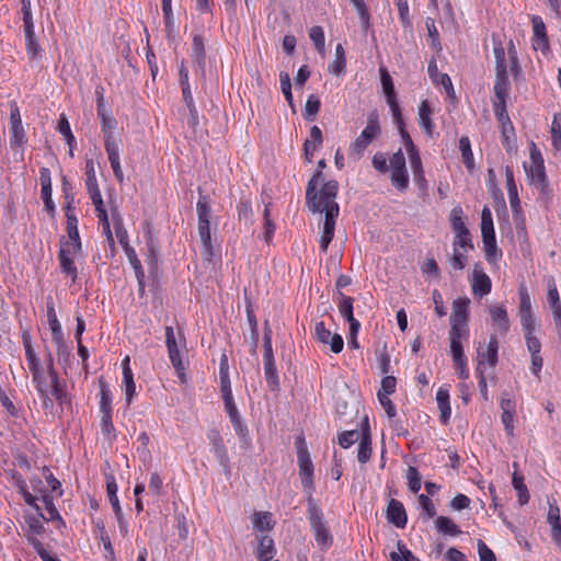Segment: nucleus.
Returning <instances> with one entry per match:
<instances>
[{
	"label": "nucleus",
	"instance_id": "obj_1",
	"mask_svg": "<svg viewBox=\"0 0 561 561\" xmlns=\"http://www.w3.org/2000/svg\"><path fill=\"white\" fill-rule=\"evenodd\" d=\"M98 115L101 118V130L104 135L105 151L116 180L124 181V173L119 160V141L115 139L113 131L116 128V119L107 112L103 104V96L96 103Z\"/></svg>",
	"mask_w": 561,
	"mask_h": 561
},
{
	"label": "nucleus",
	"instance_id": "obj_2",
	"mask_svg": "<svg viewBox=\"0 0 561 561\" xmlns=\"http://www.w3.org/2000/svg\"><path fill=\"white\" fill-rule=\"evenodd\" d=\"M320 182L321 171H316L307 185L306 201L308 208L312 213H327L331 206H339L335 202L339 190L337 182L334 180L328 181L317 191V186Z\"/></svg>",
	"mask_w": 561,
	"mask_h": 561
},
{
	"label": "nucleus",
	"instance_id": "obj_3",
	"mask_svg": "<svg viewBox=\"0 0 561 561\" xmlns=\"http://www.w3.org/2000/svg\"><path fill=\"white\" fill-rule=\"evenodd\" d=\"M165 346L169 359L174 368L176 376L182 382L186 381L185 364L182 359V351L186 347V340L181 330L178 333L170 325L165 327Z\"/></svg>",
	"mask_w": 561,
	"mask_h": 561
},
{
	"label": "nucleus",
	"instance_id": "obj_4",
	"mask_svg": "<svg viewBox=\"0 0 561 561\" xmlns=\"http://www.w3.org/2000/svg\"><path fill=\"white\" fill-rule=\"evenodd\" d=\"M381 135L379 114L373 111L367 116V123L359 136L350 145V156L359 159L367 147Z\"/></svg>",
	"mask_w": 561,
	"mask_h": 561
},
{
	"label": "nucleus",
	"instance_id": "obj_5",
	"mask_svg": "<svg viewBox=\"0 0 561 561\" xmlns=\"http://www.w3.org/2000/svg\"><path fill=\"white\" fill-rule=\"evenodd\" d=\"M297 448V463L299 468V476L304 491L307 495V501L313 500L312 493L314 490L313 485V463L305 444V439L299 436L296 440Z\"/></svg>",
	"mask_w": 561,
	"mask_h": 561
},
{
	"label": "nucleus",
	"instance_id": "obj_6",
	"mask_svg": "<svg viewBox=\"0 0 561 561\" xmlns=\"http://www.w3.org/2000/svg\"><path fill=\"white\" fill-rule=\"evenodd\" d=\"M307 513L318 546L323 550L330 548L333 542V537L324 522L321 508L316 505L313 500L308 501Z\"/></svg>",
	"mask_w": 561,
	"mask_h": 561
},
{
	"label": "nucleus",
	"instance_id": "obj_7",
	"mask_svg": "<svg viewBox=\"0 0 561 561\" xmlns=\"http://www.w3.org/2000/svg\"><path fill=\"white\" fill-rule=\"evenodd\" d=\"M530 163H524L525 172L533 184L545 190L548 185V180L545 170V161L542 154L534 141L529 146Z\"/></svg>",
	"mask_w": 561,
	"mask_h": 561
},
{
	"label": "nucleus",
	"instance_id": "obj_8",
	"mask_svg": "<svg viewBox=\"0 0 561 561\" xmlns=\"http://www.w3.org/2000/svg\"><path fill=\"white\" fill-rule=\"evenodd\" d=\"M389 170L391 184L400 192L409 187V173L405 163V157L402 149L394 152L389 159Z\"/></svg>",
	"mask_w": 561,
	"mask_h": 561
},
{
	"label": "nucleus",
	"instance_id": "obj_9",
	"mask_svg": "<svg viewBox=\"0 0 561 561\" xmlns=\"http://www.w3.org/2000/svg\"><path fill=\"white\" fill-rule=\"evenodd\" d=\"M80 251L81 242H67L64 241V239L60 241V250L58 253L60 268L64 273L70 275L73 282L78 277L75 257Z\"/></svg>",
	"mask_w": 561,
	"mask_h": 561
},
{
	"label": "nucleus",
	"instance_id": "obj_10",
	"mask_svg": "<svg viewBox=\"0 0 561 561\" xmlns=\"http://www.w3.org/2000/svg\"><path fill=\"white\" fill-rule=\"evenodd\" d=\"M313 336L318 342L330 345L331 351L335 354L341 353L343 350L344 342L342 336L337 333L332 334L331 331L325 328L323 321L316 322Z\"/></svg>",
	"mask_w": 561,
	"mask_h": 561
},
{
	"label": "nucleus",
	"instance_id": "obj_11",
	"mask_svg": "<svg viewBox=\"0 0 561 561\" xmlns=\"http://www.w3.org/2000/svg\"><path fill=\"white\" fill-rule=\"evenodd\" d=\"M533 38L531 46L535 50H540L542 54L550 51L549 39L546 32L543 20L538 15H533Z\"/></svg>",
	"mask_w": 561,
	"mask_h": 561
},
{
	"label": "nucleus",
	"instance_id": "obj_12",
	"mask_svg": "<svg viewBox=\"0 0 561 561\" xmlns=\"http://www.w3.org/2000/svg\"><path fill=\"white\" fill-rule=\"evenodd\" d=\"M519 307L518 314L522 327H530L536 324L534 314L531 298L525 284H520L518 287Z\"/></svg>",
	"mask_w": 561,
	"mask_h": 561
},
{
	"label": "nucleus",
	"instance_id": "obj_13",
	"mask_svg": "<svg viewBox=\"0 0 561 561\" xmlns=\"http://www.w3.org/2000/svg\"><path fill=\"white\" fill-rule=\"evenodd\" d=\"M207 438L210 444V451L215 455L219 465L227 469L229 467V456L219 432L211 430L207 434Z\"/></svg>",
	"mask_w": 561,
	"mask_h": 561
},
{
	"label": "nucleus",
	"instance_id": "obj_14",
	"mask_svg": "<svg viewBox=\"0 0 561 561\" xmlns=\"http://www.w3.org/2000/svg\"><path fill=\"white\" fill-rule=\"evenodd\" d=\"M46 316H47V321H48L49 329L51 331L53 342L56 345H58L59 348H62L64 347L62 328H61V324H60V322H59V320L57 318L56 310H55V305H54V301H53L51 298L47 301Z\"/></svg>",
	"mask_w": 561,
	"mask_h": 561
},
{
	"label": "nucleus",
	"instance_id": "obj_15",
	"mask_svg": "<svg viewBox=\"0 0 561 561\" xmlns=\"http://www.w3.org/2000/svg\"><path fill=\"white\" fill-rule=\"evenodd\" d=\"M502 414H501V421L504 425V430L506 432V435L508 437H514V416L516 413V404L515 401L503 397L500 402Z\"/></svg>",
	"mask_w": 561,
	"mask_h": 561
},
{
	"label": "nucleus",
	"instance_id": "obj_16",
	"mask_svg": "<svg viewBox=\"0 0 561 561\" xmlns=\"http://www.w3.org/2000/svg\"><path fill=\"white\" fill-rule=\"evenodd\" d=\"M497 339L496 336L492 335L485 348H478L477 367L483 368L484 364H488L490 367H494L497 363Z\"/></svg>",
	"mask_w": 561,
	"mask_h": 561
},
{
	"label": "nucleus",
	"instance_id": "obj_17",
	"mask_svg": "<svg viewBox=\"0 0 561 561\" xmlns=\"http://www.w3.org/2000/svg\"><path fill=\"white\" fill-rule=\"evenodd\" d=\"M387 519L398 528H404L408 516L403 504L398 500H390L387 507Z\"/></svg>",
	"mask_w": 561,
	"mask_h": 561
},
{
	"label": "nucleus",
	"instance_id": "obj_18",
	"mask_svg": "<svg viewBox=\"0 0 561 561\" xmlns=\"http://www.w3.org/2000/svg\"><path fill=\"white\" fill-rule=\"evenodd\" d=\"M470 300L467 297H459L453 301L450 324H468Z\"/></svg>",
	"mask_w": 561,
	"mask_h": 561
},
{
	"label": "nucleus",
	"instance_id": "obj_19",
	"mask_svg": "<svg viewBox=\"0 0 561 561\" xmlns=\"http://www.w3.org/2000/svg\"><path fill=\"white\" fill-rule=\"evenodd\" d=\"M471 288L472 293L478 297H483L490 294L492 288V283L490 277L478 266L474 267L471 278Z\"/></svg>",
	"mask_w": 561,
	"mask_h": 561
},
{
	"label": "nucleus",
	"instance_id": "obj_20",
	"mask_svg": "<svg viewBox=\"0 0 561 561\" xmlns=\"http://www.w3.org/2000/svg\"><path fill=\"white\" fill-rule=\"evenodd\" d=\"M257 548L255 557L259 561H271L276 554L275 543L272 537L267 535L257 536Z\"/></svg>",
	"mask_w": 561,
	"mask_h": 561
},
{
	"label": "nucleus",
	"instance_id": "obj_21",
	"mask_svg": "<svg viewBox=\"0 0 561 561\" xmlns=\"http://www.w3.org/2000/svg\"><path fill=\"white\" fill-rule=\"evenodd\" d=\"M427 72L433 83L442 85L447 94H454V87L450 77L447 73H440L438 71L435 59L430 61Z\"/></svg>",
	"mask_w": 561,
	"mask_h": 561
},
{
	"label": "nucleus",
	"instance_id": "obj_22",
	"mask_svg": "<svg viewBox=\"0 0 561 561\" xmlns=\"http://www.w3.org/2000/svg\"><path fill=\"white\" fill-rule=\"evenodd\" d=\"M105 481H106V493H107L108 501L113 507V511L115 513L117 522L122 523V512L123 511H122L119 500L117 496L118 486H117L115 477L113 474H106Z\"/></svg>",
	"mask_w": 561,
	"mask_h": 561
},
{
	"label": "nucleus",
	"instance_id": "obj_23",
	"mask_svg": "<svg viewBox=\"0 0 561 561\" xmlns=\"http://www.w3.org/2000/svg\"><path fill=\"white\" fill-rule=\"evenodd\" d=\"M489 313L493 321V323L496 325L497 331L501 334H505L510 330V320L507 316V311L504 306H490L489 307Z\"/></svg>",
	"mask_w": 561,
	"mask_h": 561
},
{
	"label": "nucleus",
	"instance_id": "obj_24",
	"mask_svg": "<svg viewBox=\"0 0 561 561\" xmlns=\"http://www.w3.org/2000/svg\"><path fill=\"white\" fill-rule=\"evenodd\" d=\"M419 125L427 136H432L435 125L432 121V110L427 100H424L419 105Z\"/></svg>",
	"mask_w": 561,
	"mask_h": 561
},
{
	"label": "nucleus",
	"instance_id": "obj_25",
	"mask_svg": "<svg viewBox=\"0 0 561 561\" xmlns=\"http://www.w3.org/2000/svg\"><path fill=\"white\" fill-rule=\"evenodd\" d=\"M198 236L202 242L203 255L210 259L213 256V244L209 219H198Z\"/></svg>",
	"mask_w": 561,
	"mask_h": 561
},
{
	"label": "nucleus",
	"instance_id": "obj_26",
	"mask_svg": "<svg viewBox=\"0 0 561 561\" xmlns=\"http://www.w3.org/2000/svg\"><path fill=\"white\" fill-rule=\"evenodd\" d=\"M225 410L230 419V422L237 433L238 436H245L248 433L247 426L243 424L240 413L238 411V408L236 405V402H226Z\"/></svg>",
	"mask_w": 561,
	"mask_h": 561
},
{
	"label": "nucleus",
	"instance_id": "obj_27",
	"mask_svg": "<svg viewBox=\"0 0 561 561\" xmlns=\"http://www.w3.org/2000/svg\"><path fill=\"white\" fill-rule=\"evenodd\" d=\"M436 530L445 536L458 537L461 535V529L459 526L447 516H438L434 520Z\"/></svg>",
	"mask_w": 561,
	"mask_h": 561
},
{
	"label": "nucleus",
	"instance_id": "obj_28",
	"mask_svg": "<svg viewBox=\"0 0 561 561\" xmlns=\"http://www.w3.org/2000/svg\"><path fill=\"white\" fill-rule=\"evenodd\" d=\"M436 401L440 413V421L443 424H447L451 415L448 389L440 387L436 392Z\"/></svg>",
	"mask_w": 561,
	"mask_h": 561
},
{
	"label": "nucleus",
	"instance_id": "obj_29",
	"mask_svg": "<svg viewBox=\"0 0 561 561\" xmlns=\"http://www.w3.org/2000/svg\"><path fill=\"white\" fill-rule=\"evenodd\" d=\"M99 409L100 413H112L113 394L103 378L99 379Z\"/></svg>",
	"mask_w": 561,
	"mask_h": 561
},
{
	"label": "nucleus",
	"instance_id": "obj_30",
	"mask_svg": "<svg viewBox=\"0 0 561 561\" xmlns=\"http://www.w3.org/2000/svg\"><path fill=\"white\" fill-rule=\"evenodd\" d=\"M505 180L511 208L514 213H516L519 209V198L514 181V173L511 167L505 168Z\"/></svg>",
	"mask_w": 561,
	"mask_h": 561
},
{
	"label": "nucleus",
	"instance_id": "obj_31",
	"mask_svg": "<svg viewBox=\"0 0 561 561\" xmlns=\"http://www.w3.org/2000/svg\"><path fill=\"white\" fill-rule=\"evenodd\" d=\"M192 58L194 59V62L198 66V68L204 73L206 53H205L204 39L198 34L194 35V37H193Z\"/></svg>",
	"mask_w": 561,
	"mask_h": 561
},
{
	"label": "nucleus",
	"instance_id": "obj_32",
	"mask_svg": "<svg viewBox=\"0 0 561 561\" xmlns=\"http://www.w3.org/2000/svg\"><path fill=\"white\" fill-rule=\"evenodd\" d=\"M26 53L30 59H35L41 50L35 37L34 23L24 25Z\"/></svg>",
	"mask_w": 561,
	"mask_h": 561
},
{
	"label": "nucleus",
	"instance_id": "obj_33",
	"mask_svg": "<svg viewBox=\"0 0 561 561\" xmlns=\"http://www.w3.org/2000/svg\"><path fill=\"white\" fill-rule=\"evenodd\" d=\"M274 524L273 515L270 512H255L252 515V525L257 531H268L273 529Z\"/></svg>",
	"mask_w": 561,
	"mask_h": 561
},
{
	"label": "nucleus",
	"instance_id": "obj_34",
	"mask_svg": "<svg viewBox=\"0 0 561 561\" xmlns=\"http://www.w3.org/2000/svg\"><path fill=\"white\" fill-rule=\"evenodd\" d=\"M511 83L507 73H496L494 82V101H506Z\"/></svg>",
	"mask_w": 561,
	"mask_h": 561
},
{
	"label": "nucleus",
	"instance_id": "obj_35",
	"mask_svg": "<svg viewBox=\"0 0 561 561\" xmlns=\"http://www.w3.org/2000/svg\"><path fill=\"white\" fill-rule=\"evenodd\" d=\"M264 375L267 386L272 391L278 389L279 378L274 358L263 359Z\"/></svg>",
	"mask_w": 561,
	"mask_h": 561
},
{
	"label": "nucleus",
	"instance_id": "obj_36",
	"mask_svg": "<svg viewBox=\"0 0 561 561\" xmlns=\"http://www.w3.org/2000/svg\"><path fill=\"white\" fill-rule=\"evenodd\" d=\"M459 150L461 152L462 162L468 169V171L472 172L474 170V158L471 150L470 139L467 136H462L459 139Z\"/></svg>",
	"mask_w": 561,
	"mask_h": 561
},
{
	"label": "nucleus",
	"instance_id": "obj_37",
	"mask_svg": "<svg viewBox=\"0 0 561 561\" xmlns=\"http://www.w3.org/2000/svg\"><path fill=\"white\" fill-rule=\"evenodd\" d=\"M524 337L526 341V346L530 355L540 354L541 351V343L535 335L536 331V324L530 327H522Z\"/></svg>",
	"mask_w": 561,
	"mask_h": 561
},
{
	"label": "nucleus",
	"instance_id": "obj_38",
	"mask_svg": "<svg viewBox=\"0 0 561 561\" xmlns=\"http://www.w3.org/2000/svg\"><path fill=\"white\" fill-rule=\"evenodd\" d=\"M485 260L489 263H495L501 256L502 252L496 245V239L493 236L482 238Z\"/></svg>",
	"mask_w": 561,
	"mask_h": 561
},
{
	"label": "nucleus",
	"instance_id": "obj_39",
	"mask_svg": "<svg viewBox=\"0 0 561 561\" xmlns=\"http://www.w3.org/2000/svg\"><path fill=\"white\" fill-rule=\"evenodd\" d=\"M547 520L551 526V537H558L561 540V517L558 505L549 504Z\"/></svg>",
	"mask_w": 561,
	"mask_h": 561
},
{
	"label": "nucleus",
	"instance_id": "obj_40",
	"mask_svg": "<svg viewBox=\"0 0 561 561\" xmlns=\"http://www.w3.org/2000/svg\"><path fill=\"white\" fill-rule=\"evenodd\" d=\"M493 53L495 57V70L496 73H507L510 65L506 60L505 48L501 42H494Z\"/></svg>",
	"mask_w": 561,
	"mask_h": 561
},
{
	"label": "nucleus",
	"instance_id": "obj_41",
	"mask_svg": "<svg viewBox=\"0 0 561 561\" xmlns=\"http://www.w3.org/2000/svg\"><path fill=\"white\" fill-rule=\"evenodd\" d=\"M371 456V440L368 432H363L358 445L357 459L360 463H366Z\"/></svg>",
	"mask_w": 561,
	"mask_h": 561
},
{
	"label": "nucleus",
	"instance_id": "obj_42",
	"mask_svg": "<svg viewBox=\"0 0 561 561\" xmlns=\"http://www.w3.org/2000/svg\"><path fill=\"white\" fill-rule=\"evenodd\" d=\"M67 209L68 210L66 213V217H67V232H68L69 240H66V241L67 242H81L80 236H79V230H78V219L73 214L70 213V203H68Z\"/></svg>",
	"mask_w": 561,
	"mask_h": 561
},
{
	"label": "nucleus",
	"instance_id": "obj_43",
	"mask_svg": "<svg viewBox=\"0 0 561 561\" xmlns=\"http://www.w3.org/2000/svg\"><path fill=\"white\" fill-rule=\"evenodd\" d=\"M462 209L461 207H454L450 211V225L455 233L466 234L468 228L462 218Z\"/></svg>",
	"mask_w": 561,
	"mask_h": 561
},
{
	"label": "nucleus",
	"instance_id": "obj_44",
	"mask_svg": "<svg viewBox=\"0 0 561 561\" xmlns=\"http://www.w3.org/2000/svg\"><path fill=\"white\" fill-rule=\"evenodd\" d=\"M27 142L23 126L10 127V145L12 148L21 149L23 154L24 147Z\"/></svg>",
	"mask_w": 561,
	"mask_h": 561
},
{
	"label": "nucleus",
	"instance_id": "obj_45",
	"mask_svg": "<svg viewBox=\"0 0 561 561\" xmlns=\"http://www.w3.org/2000/svg\"><path fill=\"white\" fill-rule=\"evenodd\" d=\"M481 234L482 238L493 236L495 237L493 217L490 208L484 206L481 211Z\"/></svg>",
	"mask_w": 561,
	"mask_h": 561
},
{
	"label": "nucleus",
	"instance_id": "obj_46",
	"mask_svg": "<svg viewBox=\"0 0 561 561\" xmlns=\"http://www.w3.org/2000/svg\"><path fill=\"white\" fill-rule=\"evenodd\" d=\"M512 483L514 489L517 491V497L520 505H525L529 500V493L524 478L518 476L516 472L513 473Z\"/></svg>",
	"mask_w": 561,
	"mask_h": 561
},
{
	"label": "nucleus",
	"instance_id": "obj_47",
	"mask_svg": "<svg viewBox=\"0 0 561 561\" xmlns=\"http://www.w3.org/2000/svg\"><path fill=\"white\" fill-rule=\"evenodd\" d=\"M309 37L313 42L318 53L320 55L325 54V37L321 26H312L309 31Z\"/></svg>",
	"mask_w": 561,
	"mask_h": 561
},
{
	"label": "nucleus",
	"instance_id": "obj_48",
	"mask_svg": "<svg viewBox=\"0 0 561 561\" xmlns=\"http://www.w3.org/2000/svg\"><path fill=\"white\" fill-rule=\"evenodd\" d=\"M46 519L42 511L36 515H26L25 522L32 535H41L44 531L43 520Z\"/></svg>",
	"mask_w": 561,
	"mask_h": 561
},
{
	"label": "nucleus",
	"instance_id": "obj_49",
	"mask_svg": "<svg viewBox=\"0 0 561 561\" xmlns=\"http://www.w3.org/2000/svg\"><path fill=\"white\" fill-rule=\"evenodd\" d=\"M552 147L559 151L561 149V114H554L550 127Z\"/></svg>",
	"mask_w": 561,
	"mask_h": 561
},
{
	"label": "nucleus",
	"instance_id": "obj_50",
	"mask_svg": "<svg viewBox=\"0 0 561 561\" xmlns=\"http://www.w3.org/2000/svg\"><path fill=\"white\" fill-rule=\"evenodd\" d=\"M58 131L64 136L66 142L70 146V156H72V145L75 142V136L71 133L70 124L67 117L62 114L58 121Z\"/></svg>",
	"mask_w": 561,
	"mask_h": 561
},
{
	"label": "nucleus",
	"instance_id": "obj_51",
	"mask_svg": "<svg viewBox=\"0 0 561 561\" xmlns=\"http://www.w3.org/2000/svg\"><path fill=\"white\" fill-rule=\"evenodd\" d=\"M100 428L102 434L107 437L110 442L115 438V427L112 422V413H101Z\"/></svg>",
	"mask_w": 561,
	"mask_h": 561
},
{
	"label": "nucleus",
	"instance_id": "obj_52",
	"mask_svg": "<svg viewBox=\"0 0 561 561\" xmlns=\"http://www.w3.org/2000/svg\"><path fill=\"white\" fill-rule=\"evenodd\" d=\"M320 100L316 95H309L305 104L304 117L308 121H313L320 110Z\"/></svg>",
	"mask_w": 561,
	"mask_h": 561
},
{
	"label": "nucleus",
	"instance_id": "obj_53",
	"mask_svg": "<svg viewBox=\"0 0 561 561\" xmlns=\"http://www.w3.org/2000/svg\"><path fill=\"white\" fill-rule=\"evenodd\" d=\"M379 72H380L381 87H382V91L386 95V99L397 96L396 91H394V85H393L392 79H391L388 70L385 67H380Z\"/></svg>",
	"mask_w": 561,
	"mask_h": 561
},
{
	"label": "nucleus",
	"instance_id": "obj_54",
	"mask_svg": "<svg viewBox=\"0 0 561 561\" xmlns=\"http://www.w3.org/2000/svg\"><path fill=\"white\" fill-rule=\"evenodd\" d=\"M507 57L510 61L511 72L517 77L520 73V66L518 62L517 50L514 42L511 39L507 44Z\"/></svg>",
	"mask_w": 561,
	"mask_h": 561
},
{
	"label": "nucleus",
	"instance_id": "obj_55",
	"mask_svg": "<svg viewBox=\"0 0 561 561\" xmlns=\"http://www.w3.org/2000/svg\"><path fill=\"white\" fill-rule=\"evenodd\" d=\"M493 111L494 115L502 123V126L505 128V122L510 125V128L513 129L511 119L507 115L506 111V101H494L493 102Z\"/></svg>",
	"mask_w": 561,
	"mask_h": 561
},
{
	"label": "nucleus",
	"instance_id": "obj_56",
	"mask_svg": "<svg viewBox=\"0 0 561 561\" xmlns=\"http://www.w3.org/2000/svg\"><path fill=\"white\" fill-rule=\"evenodd\" d=\"M196 213L198 219H210L211 208L208 196L199 195L196 204Z\"/></svg>",
	"mask_w": 561,
	"mask_h": 561
},
{
	"label": "nucleus",
	"instance_id": "obj_57",
	"mask_svg": "<svg viewBox=\"0 0 561 561\" xmlns=\"http://www.w3.org/2000/svg\"><path fill=\"white\" fill-rule=\"evenodd\" d=\"M453 249H460L465 252L473 249V243L471 241L470 232L467 231L466 234L455 233Z\"/></svg>",
	"mask_w": 561,
	"mask_h": 561
},
{
	"label": "nucleus",
	"instance_id": "obj_58",
	"mask_svg": "<svg viewBox=\"0 0 561 561\" xmlns=\"http://www.w3.org/2000/svg\"><path fill=\"white\" fill-rule=\"evenodd\" d=\"M50 386L51 392L49 394H51L59 404H64L67 400V394L65 386L59 381L58 376H56V379H50Z\"/></svg>",
	"mask_w": 561,
	"mask_h": 561
},
{
	"label": "nucleus",
	"instance_id": "obj_59",
	"mask_svg": "<svg viewBox=\"0 0 561 561\" xmlns=\"http://www.w3.org/2000/svg\"><path fill=\"white\" fill-rule=\"evenodd\" d=\"M408 485L411 492L417 493L421 489V474L415 467H409L407 471Z\"/></svg>",
	"mask_w": 561,
	"mask_h": 561
},
{
	"label": "nucleus",
	"instance_id": "obj_60",
	"mask_svg": "<svg viewBox=\"0 0 561 561\" xmlns=\"http://www.w3.org/2000/svg\"><path fill=\"white\" fill-rule=\"evenodd\" d=\"M425 25H426L428 37L431 38V46L434 49L439 50L440 49L439 35H438V31L436 28L434 19L427 18L425 21Z\"/></svg>",
	"mask_w": 561,
	"mask_h": 561
},
{
	"label": "nucleus",
	"instance_id": "obj_61",
	"mask_svg": "<svg viewBox=\"0 0 561 561\" xmlns=\"http://www.w3.org/2000/svg\"><path fill=\"white\" fill-rule=\"evenodd\" d=\"M339 216V206H331L329 211L324 213V222L322 231L334 233L335 219Z\"/></svg>",
	"mask_w": 561,
	"mask_h": 561
},
{
	"label": "nucleus",
	"instance_id": "obj_62",
	"mask_svg": "<svg viewBox=\"0 0 561 561\" xmlns=\"http://www.w3.org/2000/svg\"><path fill=\"white\" fill-rule=\"evenodd\" d=\"M123 383L125 387L126 402L129 404L136 393L133 371H127V374L123 375Z\"/></svg>",
	"mask_w": 561,
	"mask_h": 561
},
{
	"label": "nucleus",
	"instance_id": "obj_63",
	"mask_svg": "<svg viewBox=\"0 0 561 561\" xmlns=\"http://www.w3.org/2000/svg\"><path fill=\"white\" fill-rule=\"evenodd\" d=\"M467 264V252L460 249H453L450 265L456 271H461Z\"/></svg>",
	"mask_w": 561,
	"mask_h": 561
},
{
	"label": "nucleus",
	"instance_id": "obj_64",
	"mask_svg": "<svg viewBox=\"0 0 561 561\" xmlns=\"http://www.w3.org/2000/svg\"><path fill=\"white\" fill-rule=\"evenodd\" d=\"M360 437L358 431H345L339 436V444L342 448H348L356 443Z\"/></svg>",
	"mask_w": 561,
	"mask_h": 561
}]
</instances>
